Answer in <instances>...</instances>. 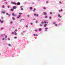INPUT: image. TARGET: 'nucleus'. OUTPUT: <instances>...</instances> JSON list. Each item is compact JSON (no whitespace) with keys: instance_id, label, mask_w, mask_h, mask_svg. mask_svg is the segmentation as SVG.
<instances>
[{"instance_id":"58836bf2","label":"nucleus","mask_w":65,"mask_h":65,"mask_svg":"<svg viewBox=\"0 0 65 65\" xmlns=\"http://www.w3.org/2000/svg\"><path fill=\"white\" fill-rule=\"evenodd\" d=\"M21 10H23V8H21Z\"/></svg>"},{"instance_id":"69168bd1","label":"nucleus","mask_w":65,"mask_h":65,"mask_svg":"<svg viewBox=\"0 0 65 65\" xmlns=\"http://www.w3.org/2000/svg\"><path fill=\"white\" fill-rule=\"evenodd\" d=\"M5 0V1H6V0Z\"/></svg>"},{"instance_id":"9b49d317","label":"nucleus","mask_w":65,"mask_h":65,"mask_svg":"<svg viewBox=\"0 0 65 65\" xmlns=\"http://www.w3.org/2000/svg\"><path fill=\"white\" fill-rule=\"evenodd\" d=\"M13 10H14L13 9H11V11H13Z\"/></svg>"},{"instance_id":"c9c22d12","label":"nucleus","mask_w":65,"mask_h":65,"mask_svg":"<svg viewBox=\"0 0 65 65\" xmlns=\"http://www.w3.org/2000/svg\"><path fill=\"white\" fill-rule=\"evenodd\" d=\"M35 36H38V35L36 34V35H35Z\"/></svg>"},{"instance_id":"9d476101","label":"nucleus","mask_w":65,"mask_h":65,"mask_svg":"<svg viewBox=\"0 0 65 65\" xmlns=\"http://www.w3.org/2000/svg\"><path fill=\"white\" fill-rule=\"evenodd\" d=\"M35 10H36V9L35 8H34V10H33V12H35Z\"/></svg>"},{"instance_id":"4d7b16f0","label":"nucleus","mask_w":65,"mask_h":65,"mask_svg":"<svg viewBox=\"0 0 65 65\" xmlns=\"http://www.w3.org/2000/svg\"><path fill=\"white\" fill-rule=\"evenodd\" d=\"M50 14H52V13L51 12H50Z\"/></svg>"},{"instance_id":"1a4fd4ad","label":"nucleus","mask_w":65,"mask_h":65,"mask_svg":"<svg viewBox=\"0 0 65 65\" xmlns=\"http://www.w3.org/2000/svg\"><path fill=\"white\" fill-rule=\"evenodd\" d=\"M30 10H32V9H33V7H30L29 8Z\"/></svg>"},{"instance_id":"49530a36","label":"nucleus","mask_w":65,"mask_h":65,"mask_svg":"<svg viewBox=\"0 0 65 65\" xmlns=\"http://www.w3.org/2000/svg\"><path fill=\"white\" fill-rule=\"evenodd\" d=\"M49 19H51V17H49Z\"/></svg>"},{"instance_id":"5fc2aeb1","label":"nucleus","mask_w":65,"mask_h":65,"mask_svg":"<svg viewBox=\"0 0 65 65\" xmlns=\"http://www.w3.org/2000/svg\"><path fill=\"white\" fill-rule=\"evenodd\" d=\"M40 26H42V25H41V24H40Z\"/></svg>"},{"instance_id":"c03bdc74","label":"nucleus","mask_w":65,"mask_h":65,"mask_svg":"<svg viewBox=\"0 0 65 65\" xmlns=\"http://www.w3.org/2000/svg\"><path fill=\"white\" fill-rule=\"evenodd\" d=\"M8 40H10V38H8Z\"/></svg>"},{"instance_id":"a211bd4d","label":"nucleus","mask_w":65,"mask_h":65,"mask_svg":"<svg viewBox=\"0 0 65 65\" xmlns=\"http://www.w3.org/2000/svg\"><path fill=\"white\" fill-rule=\"evenodd\" d=\"M19 14L20 15H21L22 14V13H19Z\"/></svg>"},{"instance_id":"13d9d810","label":"nucleus","mask_w":65,"mask_h":65,"mask_svg":"<svg viewBox=\"0 0 65 65\" xmlns=\"http://www.w3.org/2000/svg\"><path fill=\"white\" fill-rule=\"evenodd\" d=\"M45 31H47V30H46V29L45 30Z\"/></svg>"},{"instance_id":"f03ea898","label":"nucleus","mask_w":65,"mask_h":65,"mask_svg":"<svg viewBox=\"0 0 65 65\" xmlns=\"http://www.w3.org/2000/svg\"><path fill=\"white\" fill-rule=\"evenodd\" d=\"M13 8L14 9H15L17 8V7L15 6H14L13 7Z\"/></svg>"},{"instance_id":"f257e3e1","label":"nucleus","mask_w":65,"mask_h":65,"mask_svg":"<svg viewBox=\"0 0 65 65\" xmlns=\"http://www.w3.org/2000/svg\"><path fill=\"white\" fill-rule=\"evenodd\" d=\"M11 3L13 4H15V5H16L17 4V3H15L13 2H12Z\"/></svg>"},{"instance_id":"6e6d98bb","label":"nucleus","mask_w":65,"mask_h":65,"mask_svg":"<svg viewBox=\"0 0 65 65\" xmlns=\"http://www.w3.org/2000/svg\"><path fill=\"white\" fill-rule=\"evenodd\" d=\"M14 33L13 32H12V34H13Z\"/></svg>"},{"instance_id":"e2e57ef3","label":"nucleus","mask_w":65,"mask_h":65,"mask_svg":"<svg viewBox=\"0 0 65 65\" xmlns=\"http://www.w3.org/2000/svg\"><path fill=\"white\" fill-rule=\"evenodd\" d=\"M1 21V20L0 19V21Z\"/></svg>"},{"instance_id":"09e8293b","label":"nucleus","mask_w":65,"mask_h":65,"mask_svg":"<svg viewBox=\"0 0 65 65\" xmlns=\"http://www.w3.org/2000/svg\"><path fill=\"white\" fill-rule=\"evenodd\" d=\"M46 3H48V2L47 1H46Z\"/></svg>"},{"instance_id":"39448f33","label":"nucleus","mask_w":65,"mask_h":65,"mask_svg":"<svg viewBox=\"0 0 65 65\" xmlns=\"http://www.w3.org/2000/svg\"><path fill=\"white\" fill-rule=\"evenodd\" d=\"M20 17H21V15H18V16L17 17V19H19V18H20Z\"/></svg>"},{"instance_id":"f704fd0d","label":"nucleus","mask_w":65,"mask_h":65,"mask_svg":"<svg viewBox=\"0 0 65 65\" xmlns=\"http://www.w3.org/2000/svg\"><path fill=\"white\" fill-rule=\"evenodd\" d=\"M7 36H5V38H7Z\"/></svg>"},{"instance_id":"412c9836","label":"nucleus","mask_w":65,"mask_h":65,"mask_svg":"<svg viewBox=\"0 0 65 65\" xmlns=\"http://www.w3.org/2000/svg\"><path fill=\"white\" fill-rule=\"evenodd\" d=\"M45 29L46 30H47L48 29V28L46 27V28H45Z\"/></svg>"},{"instance_id":"0e129e2a","label":"nucleus","mask_w":65,"mask_h":65,"mask_svg":"<svg viewBox=\"0 0 65 65\" xmlns=\"http://www.w3.org/2000/svg\"><path fill=\"white\" fill-rule=\"evenodd\" d=\"M3 35H4V34H3Z\"/></svg>"},{"instance_id":"2eb2a0df","label":"nucleus","mask_w":65,"mask_h":65,"mask_svg":"<svg viewBox=\"0 0 65 65\" xmlns=\"http://www.w3.org/2000/svg\"><path fill=\"white\" fill-rule=\"evenodd\" d=\"M39 31H41V29L39 28Z\"/></svg>"},{"instance_id":"8fccbe9b","label":"nucleus","mask_w":65,"mask_h":65,"mask_svg":"<svg viewBox=\"0 0 65 65\" xmlns=\"http://www.w3.org/2000/svg\"><path fill=\"white\" fill-rule=\"evenodd\" d=\"M59 3H61V2L60 1V2H59Z\"/></svg>"},{"instance_id":"de8ad7c7","label":"nucleus","mask_w":65,"mask_h":65,"mask_svg":"<svg viewBox=\"0 0 65 65\" xmlns=\"http://www.w3.org/2000/svg\"><path fill=\"white\" fill-rule=\"evenodd\" d=\"M56 24V23L55 22H54L53 23V24Z\"/></svg>"},{"instance_id":"0eeeda50","label":"nucleus","mask_w":65,"mask_h":65,"mask_svg":"<svg viewBox=\"0 0 65 65\" xmlns=\"http://www.w3.org/2000/svg\"><path fill=\"white\" fill-rule=\"evenodd\" d=\"M59 12H61V11H63V10L61 9V10H59Z\"/></svg>"},{"instance_id":"bf43d9fd","label":"nucleus","mask_w":65,"mask_h":65,"mask_svg":"<svg viewBox=\"0 0 65 65\" xmlns=\"http://www.w3.org/2000/svg\"><path fill=\"white\" fill-rule=\"evenodd\" d=\"M46 23H47V24L48 23V22H47H47H46Z\"/></svg>"},{"instance_id":"6e6552de","label":"nucleus","mask_w":65,"mask_h":65,"mask_svg":"<svg viewBox=\"0 0 65 65\" xmlns=\"http://www.w3.org/2000/svg\"><path fill=\"white\" fill-rule=\"evenodd\" d=\"M34 16H37V17L38 16V15L37 14H34Z\"/></svg>"},{"instance_id":"3c124183","label":"nucleus","mask_w":65,"mask_h":65,"mask_svg":"<svg viewBox=\"0 0 65 65\" xmlns=\"http://www.w3.org/2000/svg\"><path fill=\"white\" fill-rule=\"evenodd\" d=\"M31 25H33V23H31Z\"/></svg>"},{"instance_id":"a19ab883","label":"nucleus","mask_w":65,"mask_h":65,"mask_svg":"<svg viewBox=\"0 0 65 65\" xmlns=\"http://www.w3.org/2000/svg\"><path fill=\"white\" fill-rule=\"evenodd\" d=\"M42 24H44V22H41Z\"/></svg>"},{"instance_id":"37998d69","label":"nucleus","mask_w":65,"mask_h":65,"mask_svg":"<svg viewBox=\"0 0 65 65\" xmlns=\"http://www.w3.org/2000/svg\"><path fill=\"white\" fill-rule=\"evenodd\" d=\"M35 36V34H34V36Z\"/></svg>"},{"instance_id":"79ce46f5","label":"nucleus","mask_w":65,"mask_h":65,"mask_svg":"<svg viewBox=\"0 0 65 65\" xmlns=\"http://www.w3.org/2000/svg\"><path fill=\"white\" fill-rule=\"evenodd\" d=\"M26 28H27V27H28V26L26 25L25 26Z\"/></svg>"},{"instance_id":"7ed1b4c3","label":"nucleus","mask_w":65,"mask_h":65,"mask_svg":"<svg viewBox=\"0 0 65 65\" xmlns=\"http://www.w3.org/2000/svg\"><path fill=\"white\" fill-rule=\"evenodd\" d=\"M44 15H47V13L46 12H44L43 13Z\"/></svg>"},{"instance_id":"423d86ee","label":"nucleus","mask_w":65,"mask_h":65,"mask_svg":"<svg viewBox=\"0 0 65 65\" xmlns=\"http://www.w3.org/2000/svg\"><path fill=\"white\" fill-rule=\"evenodd\" d=\"M17 4L18 5H20V3H19V2H18Z\"/></svg>"},{"instance_id":"7c9ffc66","label":"nucleus","mask_w":65,"mask_h":65,"mask_svg":"<svg viewBox=\"0 0 65 65\" xmlns=\"http://www.w3.org/2000/svg\"><path fill=\"white\" fill-rule=\"evenodd\" d=\"M2 39L3 40H4V38H3Z\"/></svg>"},{"instance_id":"72a5a7b5","label":"nucleus","mask_w":65,"mask_h":65,"mask_svg":"<svg viewBox=\"0 0 65 65\" xmlns=\"http://www.w3.org/2000/svg\"><path fill=\"white\" fill-rule=\"evenodd\" d=\"M8 15V16H10V14H8V15Z\"/></svg>"},{"instance_id":"f8f14e48","label":"nucleus","mask_w":65,"mask_h":65,"mask_svg":"<svg viewBox=\"0 0 65 65\" xmlns=\"http://www.w3.org/2000/svg\"><path fill=\"white\" fill-rule=\"evenodd\" d=\"M1 13H5V11H2L1 12Z\"/></svg>"},{"instance_id":"680f3d73","label":"nucleus","mask_w":65,"mask_h":65,"mask_svg":"<svg viewBox=\"0 0 65 65\" xmlns=\"http://www.w3.org/2000/svg\"><path fill=\"white\" fill-rule=\"evenodd\" d=\"M2 18H3L2 17Z\"/></svg>"},{"instance_id":"338daca9","label":"nucleus","mask_w":65,"mask_h":65,"mask_svg":"<svg viewBox=\"0 0 65 65\" xmlns=\"http://www.w3.org/2000/svg\"><path fill=\"white\" fill-rule=\"evenodd\" d=\"M38 1H39L40 0H38Z\"/></svg>"},{"instance_id":"aec40b11","label":"nucleus","mask_w":65,"mask_h":65,"mask_svg":"<svg viewBox=\"0 0 65 65\" xmlns=\"http://www.w3.org/2000/svg\"><path fill=\"white\" fill-rule=\"evenodd\" d=\"M3 21H2L1 22V23L2 24L3 23Z\"/></svg>"},{"instance_id":"393cba45","label":"nucleus","mask_w":65,"mask_h":65,"mask_svg":"<svg viewBox=\"0 0 65 65\" xmlns=\"http://www.w3.org/2000/svg\"><path fill=\"white\" fill-rule=\"evenodd\" d=\"M23 20H24V19H21V20H20V22H21V21H22Z\"/></svg>"},{"instance_id":"052dcab7","label":"nucleus","mask_w":65,"mask_h":65,"mask_svg":"<svg viewBox=\"0 0 65 65\" xmlns=\"http://www.w3.org/2000/svg\"><path fill=\"white\" fill-rule=\"evenodd\" d=\"M7 2H6L5 3L6 4H7Z\"/></svg>"},{"instance_id":"4be33fe9","label":"nucleus","mask_w":65,"mask_h":65,"mask_svg":"<svg viewBox=\"0 0 65 65\" xmlns=\"http://www.w3.org/2000/svg\"><path fill=\"white\" fill-rule=\"evenodd\" d=\"M14 33H15V35H17V33H16V32L14 31Z\"/></svg>"},{"instance_id":"20e7f679","label":"nucleus","mask_w":65,"mask_h":65,"mask_svg":"<svg viewBox=\"0 0 65 65\" xmlns=\"http://www.w3.org/2000/svg\"><path fill=\"white\" fill-rule=\"evenodd\" d=\"M12 15L13 16H16V15H17V14H14V13H13L12 14Z\"/></svg>"},{"instance_id":"a18cd8bd","label":"nucleus","mask_w":65,"mask_h":65,"mask_svg":"<svg viewBox=\"0 0 65 65\" xmlns=\"http://www.w3.org/2000/svg\"><path fill=\"white\" fill-rule=\"evenodd\" d=\"M29 16H30L29 15H27L28 17H29Z\"/></svg>"},{"instance_id":"4c0bfd02","label":"nucleus","mask_w":65,"mask_h":65,"mask_svg":"<svg viewBox=\"0 0 65 65\" xmlns=\"http://www.w3.org/2000/svg\"><path fill=\"white\" fill-rule=\"evenodd\" d=\"M55 25L56 26H57V24H55Z\"/></svg>"},{"instance_id":"774afa93","label":"nucleus","mask_w":65,"mask_h":65,"mask_svg":"<svg viewBox=\"0 0 65 65\" xmlns=\"http://www.w3.org/2000/svg\"><path fill=\"white\" fill-rule=\"evenodd\" d=\"M33 20H34V19H33Z\"/></svg>"},{"instance_id":"f3484780","label":"nucleus","mask_w":65,"mask_h":65,"mask_svg":"<svg viewBox=\"0 0 65 65\" xmlns=\"http://www.w3.org/2000/svg\"><path fill=\"white\" fill-rule=\"evenodd\" d=\"M43 9H46V8H45V7H43Z\"/></svg>"},{"instance_id":"dca6fc26","label":"nucleus","mask_w":65,"mask_h":65,"mask_svg":"<svg viewBox=\"0 0 65 65\" xmlns=\"http://www.w3.org/2000/svg\"><path fill=\"white\" fill-rule=\"evenodd\" d=\"M47 25V24H45L44 25V27H46V25Z\"/></svg>"},{"instance_id":"b1692460","label":"nucleus","mask_w":65,"mask_h":65,"mask_svg":"<svg viewBox=\"0 0 65 65\" xmlns=\"http://www.w3.org/2000/svg\"><path fill=\"white\" fill-rule=\"evenodd\" d=\"M37 22H38V21H36V23H37Z\"/></svg>"},{"instance_id":"c85d7f7f","label":"nucleus","mask_w":65,"mask_h":65,"mask_svg":"<svg viewBox=\"0 0 65 65\" xmlns=\"http://www.w3.org/2000/svg\"><path fill=\"white\" fill-rule=\"evenodd\" d=\"M44 24H46V22L45 21H44Z\"/></svg>"},{"instance_id":"ddd939ff","label":"nucleus","mask_w":65,"mask_h":65,"mask_svg":"<svg viewBox=\"0 0 65 65\" xmlns=\"http://www.w3.org/2000/svg\"><path fill=\"white\" fill-rule=\"evenodd\" d=\"M12 19H13V21H14V20H15V19H14V17H12Z\"/></svg>"},{"instance_id":"4468645a","label":"nucleus","mask_w":65,"mask_h":65,"mask_svg":"<svg viewBox=\"0 0 65 65\" xmlns=\"http://www.w3.org/2000/svg\"><path fill=\"white\" fill-rule=\"evenodd\" d=\"M58 17H59L60 18H61V17H62V16H60V14L58 15Z\"/></svg>"},{"instance_id":"c756f323","label":"nucleus","mask_w":65,"mask_h":65,"mask_svg":"<svg viewBox=\"0 0 65 65\" xmlns=\"http://www.w3.org/2000/svg\"><path fill=\"white\" fill-rule=\"evenodd\" d=\"M35 32H37V30H35Z\"/></svg>"},{"instance_id":"864d4df0","label":"nucleus","mask_w":65,"mask_h":65,"mask_svg":"<svg viewBox=\"0 0 65 65\" xmlns=\"http://www.w3.org/2000/svg\"><path fill=\"white\" fill-rule=\"evenodd\" d=\"M15 39H16V38H17V37H15Z\"/></svg>"},{"instance_id":"6ab92c4d","label":"nucleus","mask_w":65,"mask_h":65,"mask_svg":"<svg viewBox=\"0 0 65 65\" xmlns=\"http://www.w3.org/2000/svg\"><path fill=\"white\" fill-rule=\"evenodd\" d=\"M4 5H3L2 6V8H4Z\"/></svg>"},{"instance_id":"a878e982","label":"nucleus","mask_w":65,"mask_h":65,"mask_svg":"<svg viewBox=\"0 0 65 65\" xmlns=\"http://www.w3.org/2000/svg\"><path fill=\"white\" fill-rule=\"evenodd\" d=\"M1 30H3V28L2 27L1 28Z\"/></svg>"},{"instance_id":"2f4dec72","label":"nucleus","mask_w":65,"mask_h":65,"mask_svg":"<svg viewBox=\"0 0 65 65\" xmlns=\"http://www.w3.org/2000/svg\"><path fill=\"white\" fill-rule=\"evenodd\" d=\"M8 15V16H10V14H8V15Z\"/></svg>"},{"instance_id":"ea45409f","label":"nucleus","mask_w":65,"mask_h":65,"mask_svg":"<svg viewBox=\"0 0 65 65\" xmlns=\"http://www.w3.org/2000/svg\"><path fill=\"white\" fill-rule=\"evenodd\" d=\"M8 13H6V14L7 15H8Z\"/></svg>"},{"instance_id":"bb28decb","label":"nucleus","mask_w":65,"mask_h":65,"mask_svg":"<svg viewBox=\"0 0 65 65\" xmlns=\"http://www.w3.org/2000/svg\"><path fill=\"white\" fill-rule=\"evenodd\" d=\"M45 18H47V16H45Z\"/></svg>"},{"instance_id":"603ef678","label":"nucleus","mask_w":65,"mask_h":65,"mask_svg":"<svg viewBox=\"0 0 65 65\" xmlns=\"http://www.w3.org/2000/svg\"><path fill=\"white\" fill-rule=\"evenodd\" d=\"M15 31H18V30H15Z\"/></svg>"},{"instance_id":"e433bc0d","label":"nucleus","mask_w":65,"mask_h":65,"mask_svg":"<svg viewBox=\"0 0 65 65\" xmlns=\"http://www.w3.org/2000/svg\"><path fill=\"white\" fill-rule=\"evenodd\" d=\"M11 24H12V22L11 21L10 22Z\"/></svg>"},{"instance_id":"cd10ccee","label":"nucleus","mask_w":65,"mask_h":65,"mask_svg":"<svg viewBox=\"0 0 65 65\" xmlns=\"http://www.w3.org/2000/svg\"><path fill=\"white\" fill-rule=\"evenodd\" d=\"M8 45L9 46H11V45H10V44H9Z\"/></svg>"},{"instance_id":"473e14b6","label":"nucleus","mask_w":65,"mask_h":65,"mask_svg":"<svg viewBox=\"0 0 65 65\" xmlns=\"http://www.w3.org/2000/svg\"><path fill=\"white\" fill-rule=\"evenodd\" d=\"M8 15V16H10V14H8V15Z\"/></svg>"},{"instance_id":"5701e85b","label":"nucleus","mask_w":65,"mask_h":65,"mask_svg":"<svg viewBox=\"0 0 65 65\" xmlns=\"http://www.w3.org/2000/svg\"><path fill=\"white\" fill-rule=\"evenodd\" d=\"M7 7L8 8H10V7L9 6H8Z\"/></svg>"}]
</instances>
